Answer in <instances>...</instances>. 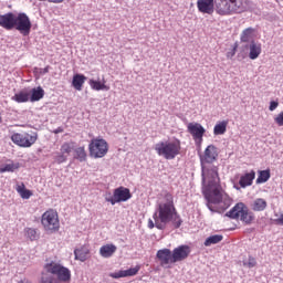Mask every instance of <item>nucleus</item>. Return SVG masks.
Listing matches in <instances>:
<instances>
[{
  "mask_svg": "<svg viewBox=\"0 0 283 283\" xmlns=\"http://www.w3.org/2000/svg\"><path fill=\"white\" fill-rule=\"evenodd\" d=\"M274 223L279 227H283V213H281L279 218L274 219Z\"/></svg>",
  "mask_w": 283,
  "mask_h": 283,
  "instance_id": "a19ab883",
  "label": "nucleus"
},
{
  "mask_svg": "<svg viewBox=\"0 0 283 283\" xmlns=\"http://www.w3.org/2000/svg\"><path fill=\"white\" fill-rule=\"evenodd\" d=\"M116 247L114 244H105L99 248V255L102 258H112L116 253Z\"/></svg>",
  "mask_w": 283,
  "mask_h": 283,
  "instance_id": "393cba45",
  "label": "nucleus"
},
{
  "mask_svg": "<svg viewBox=\"0 0 283 283\" xmlns=\"http://www.w3.org/2000/svg\"><path fill=\"white\" fill-rule=\"evenodd\" d=\"M53 160L56 165H63V163H67V155L56 151L53 155Z\"/></svg>",
  "mask_w": 283,
  "mask_h": 283,
  "instance_id": "72a5a7b5",
  "label": "nucleus"
},
{
  "mask_svg": "<svg viewBox=\"0 0 283 283\" xmlns=\"http://www.w3.org/2000/svg\"><path fill=\"white\" fill-rule=\"evenodd\" d=\"M11 101H14L15 103H28V101H30V93L25 91L15 93L14 96L11 97Z\"/></svg>",
  "mask_w": 283,
  "mask_h": 283,
  "instance_id": "c85d7f7f",
  "label": "nucleus"
},
{
  "mask_svg": "<svg viewBox=\"0 0 283 283\" xmlns=\"http://www.w3.org/2000/svg\"><path fill=\"white\" fill-rule=\"evenodd\" d=\"M189 253H191V248L189 245H179L175 248L172 251V262H182V260H187L189 258Z\"/></svg>",
  "mask_w": 283,
  "mask_h": 283,
  "instance_id": "4468645a",
  "label": "nucleus"
},
{
  "mask_svg": "<svg viewBox=\"0 0 283 283\" xmlns=\"http://www.w3.org/2000/svg\"><path fill=\"white\" fill-rule=\"evenodd\" d=\"M157 260H159L160 266H167V264H174V253L171 250L165 248L157 251Z\"/></svg>",
  "mask_w": 283,
  "mask_h": 283,
  "instance_id": "2eb2a0df",
  "label": "nucleus"
},
{
  "mask_svg": "<svg viewBox=\"0 0 283 283\" xmlns=\"http://www.w3.org/2000/svg\"><path fill=\"white\" fill-rule=\"evenodd\" d=\"M0 28L8 31L18 30L22 36H29L32 30V21H30V17L24 12L18 14L8 12L0 15Z\"/></svg>",
  "mask_w": 283,
  "mask_h": 283,
  "instance_id": "7ed1b4c3",
  "label": "nucleus"
},
{
  "mask_svg": "<svg viewBox=\"0 0 283 283\" xmlns=\"http://www.w3.org/2000/svg\"><path fill=\"white\" fill-rule=\"evenodd\" d=\"M11 140L12 143H14V145H18V147H24L28 148L31 145H34V143H36V140H39V134L33 133L32 135L24 133H14L11 136Z\"/></svg>",
  "mask_w": 283,
  "mask_h": 283,
  "instance_id": "9b49d317",
  "label": "nucleus"
},
{
  "mask_svg": "<svg viewBox=\"0 0 283 283\" xmlns=\"http://www.w3.org/2000/svg\"><path fill=\"white\" fill-rule=\"evenodd\" d=\"M21 167V164L11 161L10 164H4L0 167V174L17 171Z\"/></svg>",
  "mask_w": 283,
  "mask_h": 283,
  "instance_id": "cd10ccee",
  "label": "nucleus"
},
{
  "mask_svg": "<svg viewBox=\"0 0 283 283\" xmlns=\"http://www.w3.org/2000/svg\"><path fill=\"white\" fill-rule=\"evenodd\" d=\"M226 216L231 220H240L244 224H252L253 220H255V214L249 210V207L244 202L237 203Z\"/></svg>",
  "mask_w": 283,
  "mask_h": 283,
  "instance_id": "423d86ee",
  "label": "nucleus"
},
{
  "mask_svg": "<svg viewBox=\"0 0 283 283\" xmlns=\"http://www.w3.org/2000/svg\"><path fill=\"white\" fill-rule=\"evenodd\" d=\"M218 147L216 145L211 144L207 146V148L203 151V155H200V165H213L216 160H218Z\"/></svg>",
  "mask_w": 283,
  "mask_h": 283,
  "instance_id": "ddd939ff",
  "label": "nucleus"
},
{
  "mask_svg": "<svg viewBox=\"0 0 283 283\" xmlns=\"http://www.w3.org/2000/svg\"><path fill=\"white\" fill-rule=\"evenodd\" d=\"M218 171V166L213 164L201 166L202 195L207 200L209 211L212 213H216L212 205H220L224 198L222 186L220 185V174Z\"/></svg>",
  "mask_w": 283,
  "mask_h": 283,
  "instance_id": "f03ea898",
  "label": "nucleus"
},
{
  "mask_svg": "<svg viewBox=\"0 0 283 283\" xmlns=\"http://www.w3.org/2000/svg\"><path fill=\"white\" fill-rule=\"evenodd\" d=\"M75 260H80V262H85L87 256L90 255V248L86 245H82L74 250Z\"/></svg>",
  "mask_w": 283,
  "mask_h": 283,
  "instance_id": "b1692460",
  "label": "nucleus"
},
{
  "mask_svg": "<svg viewBox=\"0 0 283 283\" xmlns=\"http://www.w3.org/2000/svg\"><path fill=\"white\" fill-rule=\"evenodd\" d=\"M17 191L19 192L22 200H30V198H32V195H33L32 190L25 189V184L23 182L17 186Z\"/></svg>",
  "mask_w": 283,
  "mask_h": 283,
  "instance_id": "bb28decb",
  "label": "nucleus"
},
{
  "mask_svg": "<svg viewBox=\"0 0 283 283\" xmlns=\"http://www.w3.org/2000/svg\"><path fill=\"white\" fill-rule=\"evenodd\" d=\"M279 105H280V103L277 101H271L270 106H269L270 112H275V109H277Z\"/></svg>",
  "mask_w": 283,
  "mask_h": 283,
  "instance_id": "ea45409f",
  "label": "nucleus"
},
{
  "mask_svg": "<svg viewBox=\"0 0 283 283\" xmlns=\"http://www.w3.org/2000/svg\"><path fill=\"white\" fill-rule=\"evenodd\" d=\"M197 8L202 14H211L216 10L213 0H198Z\"/></svg>",
  "mask_w": 283,
  "mask_h": 283,
  "instance_id": "f3484780",
  "label": "nucleus"
},
{
  "mask_svg": "<svg viewBox=\"0 0 283 283\" xmlns=\"http://www.w3.org/2000/svg\"><path fill=\"white\" fill-rule=\"evenodd\" d=\"M50 3H63V0H49Z\"/></svg>",
  "mask_w": 283,
  "mask_h": 283,
  "instance_id": "c03bdc74",
  "label": "nucleus"
},
{
  "mask_svg": "<svg viewBox=\"0 0 283 283\" xmlns=\"http://www.w3.org/2000/svg\"><path fill=\"white\" fill-rule=\"evenodd\" d=\"M138 271H140V265H136L135 268H130L128 270L113 272L109 274V277H113V280H120V277H134V275H138Z\"/></svg>",
  "mask_w": 283,
  "mask_h": 283,
  "instance_id": "dca6fc26",
  "label": "nucleus"
},
{
  "mask_svg": "<svg viewBox=\"0 0 283 283\" xmlns=\"http://www.w3.org/2000/svg\"><path fill=\"white\" fill-rule=\"evenodd\" d=\"M153 219L148 220V229H158L159 231H165L167 224L171 222L174 229H180L182 227V218L178 214L176 206L174 205V195L166 191L164 193V200L157 202Z\"/></svg>",
  "mask_w": 283,
  "mask_h": 283,
  "instance_id": "f257e3e1",
  "label": "nucleus"
},
{
  "mask_svg": "<svg viewBox=\"0 0 283 283\" xmlns=\"http://www.w3.org/2000/svg\"><path fill=\"white\" fill-rule=\"evenodd\" d=\"M105 200L113 206L118 202H127V200H132V192L129 191V188L118 187L114 190L113 196L112 193L106 195Z\"/></svg>",
  "mask_w": 283,
  "mask_h": 283,
  "instance_id": "9d476101",
  "label": "nucleus"
},
{
  "mask_svg": "<svg viewBox=\"0 0 283 283\" xmlns=\"http://www.w3.org/2000/svg\"><path fill=\"white\" fill-rule=\"evenodd\" d=\"M63 133V128L62 127H57L55 130H54V134H61Z\"/></svg>",
  "mask_w": 283,
  "mask_h": 283,
  "instance_id": "37998d69",
  "label": "nucleus"
},
{
  "mask_svg": "<svg viewBox=\"0 0 283 283\" xmlns=\"http://www.w3.org/2000/svg\"><path fill=\"white\" fill-rule=\"evenodd\" d=\"M75 158L80 163H85V160H87V153L85 151V147H78L75 149Z\"/></svg>",
  "mask_w": 283,
  "mask_h": 283,
  "instance_id": "473e14b6",
  "label": "nucleus"
},
{
  "mask_svg": "<svg viewBox=\"0 0 283 283\" xmlns=\"http://www.w3.org/2000/svg\"><path fill=\"white\" fill-rule=\"evenodd\" d=\"M25 235H27V238H29V240H31V242H34V240L39 239V234L36 233V229H33V228H28L25 230Z\"/></svg>",
  "mask_w": 283,
  "mask_h": 283,
  "instance_id": "c9c22d12",
  "label": "nucleus"
},
{
  "mask_svg": "<svg viewBox=\"0 0 283 283\" xmlns=\"http://www.w3.org/2000/svg\"><path fill=\"white\" fill-rule=\"evenodd\" d=\"M46 273L51 275H56L59 282H70L72 280V272L70 269L59 264V263H46L44 265Z\"/></svg>",
  "mask_w": 283,
  "mask_h": 283,
  "instance_id": "6e6552de",
  "label": "nucleus"
},
{
  "mask_svg": "<svg viewBox=\"0 0 283 283\" xmlns=\"http://www.w3.org/2000/svg\"><path fill=\"white\" fill-rule=\"evenodd\" d=\"M266 200L262 198H256L252 203V211H264L266 209Z\"/></svg>",
  "mask_w": 283,
  "mask_h": 283,
  "instance_id": "7c9ffc66",
  "label": "nucleus"
},
{
  "mask_svg": "<svg viewBox=\"0 0 283 283\" xmlns=\"http://www.w3.org/2000/svg\"><path fill=\"white\" fill-rule=\"evenodd\" d=\"M243 266H247L248 269H253L258 266V261L253 256H249L248 261H243Z\"/></svg>",
  "mask_w": 283,
  "mask_h": 283,
  "instance_id": "e433bc0d",
  "label": "nucleus"
},
{
  "mask_svg": "<svg viewBox=\"0 0 283 283\" xmlns=\"http://www.w3.org/2000/svg\"><path fill=\"white\" fill-rule=\"evenodd\" d=\"M41 283H59V280L52 274L42 273Z\"/></svg>",
  "mask_w": 283,
  "mask_h": 283,
  "instance_id": "f704fd0d",
  "label": "nucleus"
},
{
  "mask_svg": "<svg viewBox=\"0 0 283 283\" xmlns=\"http://www.w3.org/2000/svg\"><path fill=\"white\" fill-rule=\"evenodd\" d=\"M40 74L43 76L50 72V65L45 66L44 69H39Z\"/></svg>",
  "mask_w": 283,
  "mask_h": 283,
  "instance_id": "79ce46f5",
  "label": "nucleus"
},
{
  "mask_svg": "<svg viewBox=\"0 0 283 283\" xmlns=\"http://www.w3.org/2000/svg\"><path fill=\"white\" fill-rule=\"evenodd\" d=\"M227 122H221L219 124H216L214 128H213V134L214 136H222L223 134H227Z\"/></svg>",
  "mask_w": 283,
  "mask_h": 283,
  "instance_id": "2f4dec72",
  "label": "nucleus"
},
{
  "mask_svg": "<svg viewBox=\"0 0 283 283\" xmlns=\"http://www.w3.org/2000/svg\"><path fill=\"white\" fill-rule=\"evenodd\" d=\"M0 123H3V119L1 118V116H0Z\"/></svg>",
  "mask_w": 283,
  "mask_h": 283,
  "instance_id": "49530a36",
  "label": "nucleus"
},
{
  "mask_svg": "<svg viewBox=\"0 0 283 283\" xmlns=\"http://www.w3.org/2000/svg\"><path fill=\"white\" fill-rule=\"evenodd\" d=\"M88 85L95 92H109V86L105 84V78H103V82L96 81V80H90Z\"/></svg>",
  "mask_w": 283,
  "mask_h": 283,
  "instance_id": "412c9836",
  "label": "nucleus"
},
{
  "mask_svg": "<svg viewBox=\"0 0 283 283\" xmlns=\"http://www.w3.org/2000/svg\"><path fill=\"white\" fill-rule=\"evenodd\" d=\"M253 180H255V172L254 170H251L240 177L239 185L242 189H247V187L253 185Z\"/></svg>",
  "mask_w": 283,
  "mask_h": 283,
  "instance_id": "aec40b11",
  "label": "nucleus"
},
{
  "mask_svg": "<svg viewBox=\"0 0 283 283\" xmlns=\"http://www.w3.org/2000/svg\"><path fill=\"white\" fill-rule=\"evenodd\" d=\"M181 149L182 146L178 138L159 142L155 145V151H157L158 156H163L165 160H174L177 156H180Z\"/></svg>",
  "mask_w": 283,
  "mask_h": 283,
  "instance_id": "39448f33",
  "label": "nucleus"
},
{
  "mask_svg": "<svg viewBox=\"0 0 283 283\" xmlns=\"http://www.w3.org/2000/svg\"><path fill=\"white\" fill-rule=\"evenodd\" d=\"M247 0H216L214 10L220 17H231L244 12Z\"/></svg>",
  "mask_w": 283,
  "mask_h": 283,
  "instance_id": "20e7f679",
  "label": "nucleus"
},
{
  "mask_svg": "<svg viewBox=\"0 0 283 283\" xmlns=\"http://www.w3.org/2000/svg\"><path fill=\"white\" fill-rule=\"evenodd\" d=\"M109 151L107 140L103 138H93L88 144V153L91 158H105Z\"/></svg>",
  "mask_w": 283,
  "mask_h": 283,
  "instance_id": "0eeeda50",
  "label": "nucleus"
},
{
  "mask_svg": "<svg viewBox=\"0 0 283 283\" xmlns=\"http://www.w3.org/2000/svg\"><path fill=\"white\" fill-rule=\"evenodd\" d=\"M60 154L70 156V154H72V146H70L67 143H64L60 148Z\"/></svg>",
  "mask_w": 283,
  "mask_h": 283,
  "instance_id": "4c0bfd02",
  "label": "nucleus"
},
{
  "mask_svg": "<svg viewBox=\"0 0 283 283\" xmlns=\"http://www.w3.org/2000/svg\"><path fill=\"white\" fill-rule=\"evenodd\" d=\"M222 240H224V237L222 234H214V235L208 237L205 240L203 244L205 247H211V244H220Z\"/></svg>",
  "mask_w": 283,
  "mask_h": 283,
  "instance_id": "c756f323",
  "label": "nucleus"
},
{
  "mask_svg": "<svg viewBox=\"0 0 283 283\" xmlns=\"http://www.w3.org/2000/svg\"><path fill=\"white\" fill-rule=\"evenodd\" d=\"M271 178V169L259 170V176L256 178V185H264V182H269Z\"/></svg>",
  "mask_w": 283,
  "mask_h": 283,
  "instance_id": "a878e982",
  "label": "nucleus"
},
{
  "mask_svg": "<svg viewBox=\"0 0 283 283\" xmlns=\"http://www.w3.org/2000/svg\"><path fill=\"white\" fill-rule=\"evenodd\" d=\"M245 49L250 50L249 59L251 61H255V59L260 57V54H262V44L255 41H251L250 44L245 45Z\"/></svg>",
  "mask_w": 283,
  "mask_h": 283,
  "instance_id": "a211bd4d",
  "label": "nucleus"
},
{
  "mask_svg": "<svg viewBox=\"0 0 283 283\" xmlns=\"http://www.w3.org/2000/svg\"><path fill=\"white\" fill-rule=\"evenodd\" d=\"M274 123L279 125V127H283V112H281L275 118Z\"/></svg>",
  "mask_w": 283,
  "mask_h": 283,
  "instance_id": "58836bf2",
  "label": "nucleus"
},
{
  "mask_svg": "<svg viewBox=\"0 0 283 283\" xmlns=\"http://www.w3.org/2000/svg\"><path fill=\"white\" fill-rule=\"evenodd\" d=\"M187 129L192 136L196 145L200 147V145H202V138L205 137L207 129H205L200 123H189L187 125Z\"/></svg>",
  "mask_w": 283,
  "mask_h": 283,
  "instance_id": "f8f14e48",
  "label": "nucleus"
},
{
  "mask_svg": "<svg viewBox=\"0 0 283 283\" xmlns=\"http://www.w3.org/2000/svg\"><path fill=\"white\" fill-rule=\"evenodd\" d=\"M43 96H45V91L43 90V87L38 86L31 90V95H29V98L31 103H36L41 101Z\"/></svg>",
  "mask_w": 283,
  "mask_h": 283,
  "instance_id": "5701e85b",
  "label": "nucleus"
},
{
  "mask_svg": "<svg viewBox=\"0 0 283 283\" xmlns=\"http://www.w3.org/2000/svg\"><path fill=\"white\" fill-rule=\"evenodd\" d=\"M226 200L229 202V197L226 195Z\"/></svg>",
  "mask_w": 283,
  "mask_h": 283,
  "instance_id": "a18cd8bd",
  "label": "nucleus"
},
{
  "mask_svg": "<svg viewBox=\"0 0 283 283\" xmlns=\"http://www.w3.org/2000/svg\"><path fill=\"white\" fill-rule=\"evenodd\" d=\"M41 223L44 227V231H49L50 233H54V231H59L61 228V222L59 221V213L54 210H46L42 214Z\"/></svg>",
  "mask_w": 283,
  "mask_h": 283,
  "instance_id": "1a4fd4ad",
  "label": "nucleus"
},
{
  "mask_svg": "<svg viewBox=\"0 0 283 283\" xmlns=\"http://www.w3.org/2000/svg\"><path fill=\"white\" fill-rule=\"evenodd\" d=\"M255 32L256 31L253 27L244 29L240 34V42L251 44V41H255Z\"/></svg>",
  "mask_w": 283,
  "mask_h": 283,
  "instance_id": "6ab92c4d",
  "label": "nucleus"
},
{
  "mask_svg": "<svg viewBox=\"0 0 283 283\" xmlns=\"http://www.w3.org/2000/svg\"><path fill=\"white\" fill-rule=\"evenodd\" d=\"M85 81H87V76L77 73L73 75L72 86L74 87V90H77V92H81V90H83Z\"/></svg>",
  "mask_w": 283,
  "mask_h": 283,
  "instance_id": "4be33fe9",
  "label": "nucleus"
}]
</instances>
